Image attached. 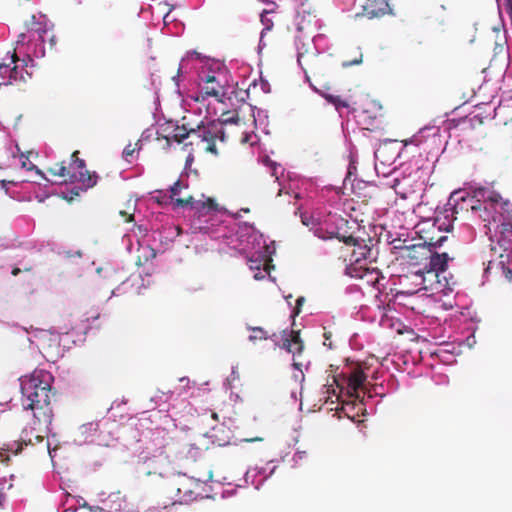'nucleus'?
Listing matches in <instances>:
<instances>
[{
  "label": "nucleus",
  "instance_id": "obj_1",
  "mask_svg": "<svg viewBox=\"0 0 512 512\" xmlns=\"http://www.w3.org/2000/svg\"><path fill=\"white\" fill-rule=\"evenodd\" d=\"M262 163L269 168L271 176L278 182L279 194L285 193L302 201L295 214H299L302 224L309 227L315 237L321 240L336 238L346 245L354 246L351 263L346 265L344 274L355 279L367 277L368 283L378 285L380 279H384L379 269L370 268L362 263L363 260L371 257V246L367 245L363 239L349 233L350 230L358 227L357 220L346 219L333 211L341 206L340 189L332 185L315 189L312 183L302 182L300 186L295 181H290L286 185L282 181L285 170L279 163L268 156L262 159Z\"/></svg>",
  "mask_w": 512,
  "mask_h": 512
},
{
  "label": "nucleus",
  "instance_id": "obj_2",
  "mask_svg": "<svg viewBox=\"0 0 512 512\" xmlns=\"http://www.w3.org/2000/svg\"><path fill=\"white\" fill-rule=\"evenodd\" d=\"M44 22L35 23L27 33H21L16 42L14 52H7L0 62V86L26 83L32 74L27 67L33 66L34 58L45 56V42L51 48L56 45V36L52 33L45 16H40Z\"/></svg>",
  "mask_w": 512,
  "mask_h": 512
},
{
  "label": "nucleus",
  "instance_id": "obj_3",
  "mask_svg": "<svg viewBox=\"0 0 512 512\" xmlns=\"http://www.w3.org/2000/svg\"><path fill=\"white\" fill-rule=\"evenodd\" d=\"M213 239H221L228 247L242 254L254 272L255 280H262L268 272L267 268L276 252L275 242L267 243L264 235L249 222H239L229 228L218 225L217 231H211Z\"/></svg>",
  "mask_w": 512,
  "mask_h": 512
},
{
  "label": "nucleus",
  "instance_id": "obj_4",
  "mask_svg": "<svg viewBox=\"0 0 512 512\" xmlns=\"http://www.w3.org/2000/svg\"><path fill=\"white\" fill-rule=\"evenodd\" d=\"M53 375L46 370H35L30 376L20 378L22 406L25 410H33L34 419L40 421L42 411L47 429L52 423V410L49 407Z\"/></svg>",
  "mask_w": 512,
  "mask_h": 512
},
{
  "label": "nucleus",
  "instance_id": "obj_5",
  "mask_svg": "<svg viewBox=\"0 0 512 512\" xmlns=\"http://www.w3.org/2000/svg\"><path fill=\"white\" fill-rule=\"evenodd\" d=\"M200 60L201 66L198 73L199 87H202L205 95L215 97L220 103H225L227 90L221 77H225L227 70L224 64L219 60L202 58L201 54L195 50L188 51L179 63L178 73L173 77L176 85L179 86V78L184 73L190 61Z\"/></svg>",
  "mask_w": 512,
  "mask_h": 512
},
{
  "label": "nucleus",
  "instance_id": "obj_6",
  "mask_svg": "<svg viewBox=\"0 0 512 512\" xmlns=\"http://www.w3.org/2000/svg\"><path fill=\"white\" fill-rule=\"evenodd\" d=\"M429 158V153L412 155V158L406 162L400 163L399 167H394L391 171L393 176L391 186L397 189L402 186L403 189L408 188L411 191L420 189L426 185L435 168L437 158Z\"/></svg>",
  "mask_w": 512,
  "mask_h": 512
},
{
  "label": "nucleus",
  "instance_id": "obj_7",
  "mask_svg": "<svg viewBox=\"0 0 512 512\" xmlns=\"http://www.w3.org/2000/svg\"><path fill=\"white\" fill-rule=\"evenodd\" d=\"M502 196L489 187L473 184L469 187L454 190L448 198V206L453 211L488 210L499 203Z\"/></svg>",
  "mask_w": 512,
  "mask_h": 512
},
{
  "label": "nucleus",
  "instance_id": "obj_8",
  "mask_svg": "<svg viewBox=\"0 0 512 512\" xmlns=\"http://www.w3.org/2000/svg\"><path fill=\"white\" fill-rule=\"evenodd\" d=\"M100 317L98 310L91 311L90 315L85 319L87 323L83 327V331H78L74 328L64 330L62 328L51 327L48 330L34 329L33 337L40 342H49V345L62 346L64 350H69L72 346L80 345L85 342L86 334L93 329L92 324Z\"/></svg>",
  "mask_w": 512,
  "mask_h": 512
},
{
  "label": "nucleus",
  "instance_id": "obj_9",
  "mask_svg": "<svg viewBox=\"0 0 512 512\" xmlns=\"http://www.w3.org/2000/svg\"><path fill=\"white\" fill-rule=\"evenodd\" d=\"M169 127L173 128L174 134L171 137L164 136L167 140L173 139L178 143H182L189 135H196L203 142H212L218 137V122L210 120L207 124L201 120L195 127L190 123H183L181 126L177 122L170 120L167 122Z\"/></svg>",
  "mask_w": 512,
  "mask_h": 512
},
{
  "label": "nucleus",
  "instance_id": "obj_10",
  "mask_svg": "<svg viewBox=\"0 0 512 512\" xmlns=\"http://www.w3.org/2000/svg\"><path fill=\"white\" fill-rule=\"evenodd\" d=\"M99 285H112L117 282L120 284L111 291V297L119 296L125 293L124 286L128 280L124 274L123 268L116 266L111 262H105L96 268Z\"/></svg>",
  "mask_w": 512,
  "mask_h": 512
},
{
  "label": "nucleus",
  "instance_id": "obj_11",
  "mask_svg": "<svg viewBox=\"0 0 512 512\" xmlns=\"http://www.w3.org/2000/svg\"><path fill=\"white\" fill-rule=\"evenodd\" d=\"M140 460H143L142 470L147 475L158 474L163 478L176 475L175 472H170V462L163 453L151 458L140 456ZM177 475L185 476L186 474L178 472Z\"/></svg>",
  "mask_w": 512,
  "mask_h": 512
},
{
  "label": "nucleus",
  "instance_id": "obj_12",
  "mask_svg": "<svg viewBox=\"0 0 512 512\" xmlns=\"http://www.w3.org/2000/svg\"><path fill=\"white\" fill-rule=\"evenodd\" d=\"M195 213L200 217H205L204 221L205 225L201 226L200 229L210 235L212 238L211 231H217V227L219 224H215L218 220L214 219L213 215L210 213L212 211H216V203L213 199L208 198L207 201L196 200L195 205L192 209Z\"/></svg>",
  "mask_w": 512,
  "mask_h": 512
},
{
  "label": "nucleus",
  "instance_id": "obj_13",
  "mask_svg": "<svg viewBox=\"0 0 512 512\" xmlns=\"http://www.w3.org/2000/svg\"><path fill=\"white\" fill-rule=\"evenodd\" d=\"M427 253L429 255L425 258L429 259V261L425 264L424 270L429 276L440 278L441 275L447 271L448 262L450 260L448 253H438L431 249H428Z\"/></svg>",
  "mask_w": 512,
  "mask_h": 512
},
{
  "label": "nucleus",
  "instance_id": "obj_14",
  "mask_svg": "<svg viewBox=\"0 0 512 512\" xmlns=\"http://www.w3.org/2000/svg\"><path fill=\"white\" fill-rule=\"evenodd\" d=\"M105 493L100 494V501L103 506H90V510L93 512H129L126 510L127 503L125 497L120 492L110 493L106 498H102Z\"/></svg>",
  "mask_w": 512,
  "mask_h": 512
},
{
  "label": "nucleus",
  "instance_id": "obj_15",
  "mask_svg": "<svg viewBox=\"0 0 512 512\" xmlns=\"http://www.w3.org/2000/svg\"><path fill=\"white\" fill-rule=\"evenodd\" d=\"M69 169L72 172L70 175L71 180H79L86 188H92L97 184L99 178L98 174L96 172L89 173L83 159L76 158L73 163L70 164Z\"/></svg>",
  "mask_w": 512,
  "mask_h": 512
},
{
  "label": "nucleus",
  "instance_id": "obj_16",
  "mask_svg": "<svg viewBox=\"0 0 512 512\" xmlns=\"http://www.w3.org/2000/svg\"><path fill=\"white\" fill-rule=\"evenodd\" d=\"M182 188H188V183L183 182L182 179H178L169 187V190H155L151 192L150 199L159 205H174L176 196L180 194Z\"/></svg>",
  "mask_w": 512,
  "mask_h": 512
},
{
  "label": "nucleus",
  "instance_id": "obj_17",
  "mask_svg": "<svg viewBox=\"0 0 512 512\" xmlns=\"http://www.w3.org/2000/svg\"><path fill=\"white\" fill-rule=\"evenodd\" d=\"M276 468L277 466L273 465L267 472L265 467H250L244 474L245 483H250L256 490H259L263 484L275 473Z\"/></svg>",
  "mask_w": 512,
  "mask_h": 512
},
{
  "label": "nucleus",
  "instance_id": "obj_18",
  "mask_svg": "<svg viewBox=\"0 0 512 512\" xmlns=\"http://www.w3.org/2000/svg\"><path fill=\"white\" fill-rule=\"evenodd\" d=\"M35 427H24L21 431L20 440L13 441L6 445L7 451L17 455L21 452L23 445L40 443L44 440V437L39 434H34Z\"/></svg>",
  "mask_w": 512,
  "mask_h": 512
},
{
  "label": "nucleus",
  "instance_id": "obj_19",
  "mask_svg": "<svg viewBox=\"0 0 512 512\" xmlns=\"http://www.w3.org/2000/svg\"><path fill=\"white\" fill-rule=\"evenodd\" d=\"M450 208L451 207H449L447 203L443 212V217L437 215L434 219V226L439 231L450 232L453 229V222L456 219L455 214H458L460 211H453Z\"/></svg>",
  "mask_w": 512,
  "mask_h": 512
},
{
  "label": "nucleus",
  "instance_id": "obj_20",
  "mask_svg": "<svg viewBox=\"0 0 512 512\" xmlns=\"http://www.w3.org/2000/svg\"><path fill=\"white\" fill-rule=\"evenodd\" d=\"M450 208L451 207H449L447 203L443 212V217L437 215L434 219V226L439 231L450 232L453 229V222L456 219L455 214H458L460 211H453Z\"/></svg>",
  "mask_w": 512,
  "mask_h": 512
},
{
  "label": "nucleus",
  "instance_id": "obj_21",
  "mask_svg": "<svg viewBox=\"0 0 512 512\" xmlns=\"http://www.w3.org/2000/svg\"><path fill=\"white\" fill-rule=\"evenodd\" d=\"M353 178L357 177V154L356 148L353 145L349 147V163L347 166V171L345 178L343 179V188L345 190L348 189V184L353 180Z\"/></svg>",
  "mask_w": 512,
  "mask_h": 512
},
{
  "label": "nucleus",
  "instance_id": "obj_22",
  "mask_svg": "<svg viewBox=\"0 0 512 512\" xmlns=\"http://www.w3.org/2000/svg\"><path fill=\"white\" fill-rule=\"evenodd\" d=\"M253 121L256 128H260L263 133L266 135L270 134V131L268 129L269 125V117H268V111L265 109L257 108L256 106H250Z\"/></svg>",
  "mask_w": 512,
  "mask_h": 512
},
{
  "label": "nucleus",
  "instance_id": "obj_23",
  "mask_svg": "<svg viewBox=\"0 0 512 512\" xmlns=\"http://www.w3.org/2000/svg\"><path fill=\"white\" fill-rule=\"evenodd\" d=\"M380 326L383 328H389L391 330L396 331L399 334H403L405 331L409 329L401 319L390 315L388 313H385L382 315L380 322Z\"/></svg>",
  "mask_w": 512,
  "mask_h": 512
},
{
  "label": "nucleus",
  "instance_id": "obj_24",
  "mask_svg": "<svg viewBox=\"0 0 512 512\" xmlns=\"http://www.w3.org/2000/svg\"><path fill=\"white\" fill-rule=\"evenodd\" d=\"M296 335L297 334H295L294 331L289 332L287 330H284L281 333L280 341L277 340L276 334H273L270 337V339L273 340L275 342V344L277 346H279L280 348L284 349L288 353H292L293 355H295V352L293 350V342L295 340Z\"/></svg>",
  "mask_w": 512,
  "mask_h": 512
},
{
  "label": "nucleus",
  "instance_id": "obj_25",
  "mask_svg": "<svg viewBox=\"0 0 512 512\" xmlns=\"http://www.w3.org/2000/svg\"><path fill=\"white\" fill-rule=\"evenodd\" d=\"M388 8L389 4L387 0H374V4L364 6V14L369 19H373L386 14Z\"/></svg>",
  "mask_w": 512,
  "mask_h": 512
},
{
  "label": "nucleus",
  "instance_id": "obj_26",
  "mask_svg": "<svg viewBox=\"0 0 512 512\" xmlns=\"http://www.w3.org/2000/svg\"><path fill=\"white\" fill-rule=\"evenodd\" d=\"M428 131H433V136H436L438 134L439 129L435 126L424 127L420 129L417 134H415L409 141H407L404 144L403 149L398 153V157L400 158L403 156V154L407 153V149L410 145H414L416 147L419 146L422 143L423 138L425 137V133Z\"/></svg>",
  "mask_w": 512,
  "mask_h": 512
},
{
  "label": "nucleus",
  "instance_id": "obj_27",
  "mask_svg": "<svg viewBox=\"0 0 512 512\" xmlns=\"http://www.w3.org/2000/svg\"><path fill=\"white\" fill-rule=\"evenodd\" d=\"M177 235L175 228H169V229H156L152 232V238L154 241L159 240L160 244L164 246H168L173 238Z\"/></svg>",
  "mask_w": 512,
  "mask_h": 512
},
{
  "label": "nucleus",
  "instance_id": "obj_28",
  "mask_svg": "<svg viewBox=\"0 0 512 512\" xmlns=\"http://www.w3.org/2000/svg\"><path fill=\"white\" fill-rule=\"evenodd\" d=\"M441 277L443 278L444 281L443 287L440 289H438V287H433L432 290H434L435 293H440L444 296H448L454 291V287L457 282L451 273H443Z\"/></svg>",
  "mask_w": 512,
  "mask_h": 512
},
{
  "label": "nucleus",
  "instance_id": "obj_29",
  "mask_svg": "<svg viewBox=\"0 0 512 512\" xmlns=\"http://www.w3.org/2000/svg\"><path fill=\"white\" fill-rule=\"evenodd\" d=\"M89 188H86L82 183L81 185L76 184L71 187L66 186L65 189L61 192L62 197L67 201H72L75 197L80 196L82 192L87 191Z\"/></svg>",
  "mask_w": 512,
  "mask_h": 512
},
{
  "label": "nucleus",
  "instance_id": "obj_30",
  "mask_svg": "<svg viewBox=\"0 0 512 512\" xmlns=\"http://www.w3.org/2000/svg\"><path fill=\"white\" fill-rule=\"evenodd\" d=\"M446 351L439 348L434 347L433 349H428L427 351L419 350V358L421 362H424L426 365H430L429 363H426L427 358H439L441 361H444L442 358V354H445Z\"/></svg>",
  "mask_w": 512,
  "mask_h": 512
},
{
  "label": "nucleus",
  "instance_id": "obj_31",
  "mask_svg": "<svg viewBox=\"0 0 512 512\" xmlns=\"http://www.w3.org/2000/svg\"><path fill=\"white\" fill-rule=\"evenodd\" d=\"M246 329L252 332V334H250L248 337L250 342H255L256 340H266L270 338L267 331L260 326L246 325Z\"/></svg>",
  "mask_w": 512,
  "mask_h": 512
},
{
  "label": "nucleus",
  "instance_id": "obj_32",
  "mask_svg": "<svg viewBox=\"0 0 512 512\" xmlns=\"http://www.w3.org/2000/svg\"><path fill=\"white\" fill-rule=\"evenodd\" d=\"M494 210H498L503 215L504 219L511 221L512 220V203H510L509 200H500L499 203H495L494 207H492Z\"/></svg>",
  "mask_w": 512,
  "mask_h": 512
},
{
  "label": "nucleus",
  "instance_id": "obj_33",
  "mask_svg": "<svg viewBox=\"0 0 512 512\" xmlns=\"http://www.w3.org/2000/svg\"><path fill=\"white\" fill-rule=\"evenodd\" d=\"M100 423L97 422H89L86 424H83L79 427V432L82 436H84L83 442L89 441V438H91L94 433L99 429Z\"/></svg>",
  "mask_w": 512,
  "mask_h": 512
},
{
  "label": "nucleus",
  "instance_id": "obj_34",
  "mask_svg": "<svg viewBox=\"0 0 512 512\" xmlns=\"http://www.w3.org/2000/svg\"><path fill=\"white\" fill-rule=\"evenodd\" d=\"M172 394L171 391L168 392H162L158 391L154 396L150 398V405L148 406L149 409H155L159 406H161L162 403H166Z\"/></svg>",
  "mask_w": 512,
  "mask_h": 512
},
{
  "label": "nucleus",
  "instance_id": "obj_35",
  "mask_svg": "<svg viewBox=\"0 0 512 512\" xmlns=\"http://www.w3.org/2000/svg\"><path fill=\"white\" fill-rule=\"evenodd\" d=\"M314 48L318 54L324 53L328 49V38L324 34H317L312 38Z\"/></svg>",
  "mask_w": 512,
  "mask_h": 512
},
{
  "label": "nucleus",
  "instance_id": "obj_36",
  "mask_svg": "<svg viewBox=\"0 0 512 512\" xmlns=\"http://www.w3.org/2000/svg\"><path fill=\"white\" fill-rule=\"evenodd\" d=\"M20 163L23 169L27 171H35V173L41 176V178H43L46 181H49L46 178L45 174L36 165H34L26 155L21 154Z\"/></svg>",
  "mask_w": 512,
  "mask_h": 512
},
{
  "label": "nucleus",
  "instance_id": "obj_37",
  "mask_svg": "<svg viewBox=\"0 0 512 512\" xmlns=\"http://www.w3.org/2000/svg\"><path fill=\"white\" fill-rule=\"evenodd\" d=\"M447 239L448 237L446 235H442L436 241H424L423 243H419V245L416 246V249H431L432 251H435V249L442 247Z\"/></svg>",
  "mask_w": 512,
  "mask_h": 512
},
{
  "label": "nucleus",
  "instance_id": "obj_38",
  "mask_svg": "<svg viewBox=\"0 0 512 512\" xmlns=\"http://www.w3.org/2000/svg\"><path fill=\"white\" fill-rule=\"evenodd\" d=\"M193 162H194V155L192 152H189L186 157V160H185L184 170L179 177V179H182L183 182H186L184 180V178L188 177L190 173L198 175V171L196 169L191 168Z\"/></svg>",
  "mask_w": 512,
  "mask_h": 512
},
{
  "label": "nucleus",
  "instance_id": "obj_39",
  "mask_svg": "<svg viewBox=\"0 0 512 512\" xmlns=\"http://www.w3.org/2000/svg\"><path fill=\"white\" fill-rule=\"evenodd\" d=\"M325 100L332 104L335 109L339 112L342 108H347L348 103L344 100H342L339 96L332 95V94H324Z\"/></svg>",
  "mask_w": 512,
  "mask_h": 512
},
{
  "label": "nucleus",
  "instance_id": "obj_40",
  "mask_svg": "<svg viewBox=\"0 0 512 512\" xmlns=\"http://www.w3.org/2000/svg\"><path fill=\"white\" fill-rule=\"evenodd\" d=\"M498 266L501 268L505 278L512 281V258H509V255H507L506 260L499 261Z\"/></svg>",
  "mask_w": 512,
  "mask_h": 512
},
{
  "label": "nucleus",
  "instance_id": "obj_41",
  "mask_svg": "<svg viewBox=\"0 0 512 512\" xmlns=\"http://www.w3.org/2000/svg\"><path fill=\"white\" fill-rule=\"evenodd\" d=\"M419 244H415V245H412V246H405V247H401V249H404L407 253L405 254V256L407 258H409L410 260L412 261H418L419 260V257L417 256V253L421 252V251H426L427 252V249H416V246H418ZM394 248L398 249L400 248V246H394Z\"/></svg>",
  "mask_w": 512,
  "mask_h": 512
},
{
  "label": "nucleus",
  "instance_id": "obj_42",
  "mask_svg": "<svg viewBox=\"0 0 512 512\" xmlns=\"http://www.w3.org/2000/svg\"><path fill=\"white\" fill-rule=\"evenodd\" d=\"M196 200L190 196L186 199L176 198L174 201V207L192 210Z\"/></svg>",
  "mask_w": 512,
  "mask_h": 512
},
{
  "label": "nucleus",
  "instance_id": "obj_43",
  "mask_svg": "<svg viewBox=\"0 0 512 512\" xmlns=\"http://www.w3.org/2000/svg\"><path fill=\"white\" fill-rule=\"evenodd\" d=\"M366 185V181L359 178H353V180L348 184V189H350L351 192L360 195L361 191L366 187Z\"/></svg>",
  "mask_w": 512,
  "mask_h": 512
},
{
  "label": "nucleus",
  "instance_id": "obj_44",
  "mask_svg": "<svg viewBox=\"0 0 512 512\" xmlns=\"http://www.w3.org/2000/svg\"><path fill=\"white\" fill-rule=\"evenodd\" d=\"M267 14H268V11H267V10H264V11L260 14V21H261V23H262V25H263V29H262V31H261V33H262V37H264V36H265V34H266L268 31L272 30V28H273V21H272L270 18H268Z\"/></svg>",
  "mask_w": 512,
  "mask_h": 512
},
{
  "label": "nucleus",
  "instance_id": "obj_45",
  "mask_svg": "<svg viewBox=\"0 0 512 512\" xmlns=\"http://www.w3.org/2000/svg\"><path fill=\"white\" fill-rule=\"evenodd\" d=\"M17 186H18V182H15V181H6V180L1 181V187L5 190L6 194H8L11 198H14V199H19V197L14 195V191L12 190V188L17 187Z\"/></svg>",
  "mask_w": 512,
  "mask_h": 512
},
{
  "label": "nucleus",
  "instance_id": "obj_46",
  "mask_svg": "<svg viewBox=\"0 0 512 512\" xmlns=\"http://www.w3.org/2000/svg\"><path fill=\"white\" fill-rule=\"evenodd\" d=\"M184 23L181 22V21H178L176 20L174 23H173V28H169V30L167 31L168 33L172 34V35H181L184 31Z\"/></svg>",
  "mask_w": 512,
  "mask_h": 512
},
{
  "label": "nucleus",
  "instance_id": "obj_47",
  "mask_svg": "<svg viewBox=\"0 0 512 512\" xmlns=\"http://www.w3.org/2000/svg\"><path fill=\"white\" fill-rule=\"evenodd\" d=\"M345 294L346 295H359L360 297L363 296L362 289L359 285L356 284H350L345 288Z\"/></svg>",
  "mask_w": 512,
  "mask_h": 512
},
{
  "label": "nucleus",
  "instance_id": "obj_48",
  "mask_svg": "<svg viewBox=\"0 0 512 512\" xmlns=\"http://www.w3.org/2000/svg\"><path fill=\"white\" fill-rule=\"evenodd\" d=\"M134 153H135V149L132 148L131 144H128L124 150H123V153H122V156L123 158L131 163L134 159Z\"/></svg>",
  "mask_w": 512,
  "mask_h": 512
},
{
  "label": "nucleus",
  "instance_id": "obj_49",
  "mask_svg": "<svg viewBox=\"0 0 512 512\" xmlns=\"http://www.w3.org/2000/svg\"><path fill=\"white\" fill-rule=\"evenodd\" d=\"M193 494H194V492L192 490H190V489L185 491L184 495L182 497H180V500L179 501H175L173 503V505H175L176 503H179V504L189 503L190 501L195 499L193 497Z\"/></svg>",
  "mask_w": 512,
  "mask_h": 512
},
{
  "label": "nucleus",
  "instance_id": "obj_50",
  "mask_svg": "<svg viewBox=\"0 0 512 512\" xmlns=\"http://www.w3.org/2000/svg\"><path fill=\"white\" fill-rule=\"evenodd\" d=\"M50 171L52 174L60 176V177H65L67 175L70 177V175L72 173L70 171V169L65 166H60L58 169H56V170L51 169Z\"/></svg>",
  "mask_w": 512,
  "mask_h": 512
},
{
  "label": "nucleus",
  "instance_id": "obj_51",
  "mask_svg": "<svg viewBox=\"0 0 512 512\" xmlns=\"http://www.w3.org/2000/svg\"><path fill=\"white\" fill-rule=\"evenodd\" d=\"M307 457V452L306 451H302V450H297L294 455H293V458H292V461L294 462L293 464V468L296 467V465L298 464V462L300 460H303Z\"/></svg>",
  "mask_w": 512,
  "mask_h": 512
},
{
  "label": "nucleus",
  "instance_id": "obj_52",
  "mask_svg": "<svg viewBox=\"0 0 512 512\" xmlns=\"http://www.w3.org/2000/svg\"><path fill=\"white\" fill-rule=\"evenodd\" d=\"M208 98V95H205L202 87H199V91H197L194 95H191V99L195 102H204Z\"/></svg>",
  "mask_w": 512,
  "mask_h": 512
},
{
  "label": "nucleus",
  "instance_id": "obj_53",
  "mask_svg": "<svg viewBox=\"0 0 512 512\" xmlns=\"http://www.w3.org/2000/svg\"><path fill=\"white\" fill-rule=\"evenodd\" d=\"M293 350L295 354H300L303 350V343L298 334L296 335L295 340L293 342Z\"/></svg>",
  "mask_w": 512,
  "mask_h": 512
},
{
  "label": "nucleus",
  "instance_id": "obj_54",
  "mask_svg": "<svg viewBox=\"0 0 512 512\" xmlns=\"http://www.w3.org/2000/svg\"><path fill=\"white\" fill-rule=\"evenodd\" d=\"M175 21H176V19H175V18H173V17L171 16L170 11H168V12L163 16V23H164V26H165V28L167 29V31L169 30L170 25H171V24H173Z\"/></svg>",
  "mask_w": 512,
  "mask_h": 512
},
{
  "label": "nucleus",
  "instance_id": "obj_55",
  "mask_svg": "<svg viewBox=\"0 0 512 512\" xmlns=\"http://www.w3.org/2000/svg\"><path fill=\"white\" fill-rule=\"evenodd\" d=\"M242 487L241 485H238L236 488L234 489H226V490H223L222 493H221V497L223 499H226V498H230L232 496H234L237 492V488H240Z\"/></svg>",
  "mask_w": 512,
  "mask_h": 512
},
{
  "label": "nucleus",
  "instance_id": "obj_56",
  "mask_svg": "<svg viewBox=\"0 0 512 512\" xmlns=\"http://www.w3.org/2000/svg\"><path fill=\"white\" fill-rule=\"evenodd\" d=\"M304 301H305V298L302 296L297 298V300H296L297 307L294 308V310L292 311L293 315H298L300 313L301 306L304 303Z\"/></svg>",
  "mask_w": 512,
  "mask_h": 512
},
{
  "label": "nucleus",
  "instance_id": "obj_57",
  "mask_svg": "<svg viewBox=\"0 0 512 512\" xmlns=\"http://www.w3.org/2000/svg\"><path fill=\"white\" fill-rule=\"evenodd\" d=\"M360 63H362V55H360V57L358 59H355L353 61H344L342 63V66L346 68V67H351L354 65H359Z\"/></svg>",
  "mask_w": 512,
  "mask_h": 512
},
{
  "label": "nucleus",
  "instance_id": "obj_58",
  "mask_svg": "<svg viewBox=\"0 0 512 512\" xmlns=\"http://www.w3.org/2000/svg\"><path fill=\"white\" fill-rule=\"evenodd\" d=\"M358 334H353L349 339V344L351 348L358 350L360 349V346L357 343Z\"/></svg>",
  "mask_w": 512,
  "mask_h": 512
},
{
  "label": "nucleus",
  "instance_id": "obj_59",
  "mask_svg": "<svg viewBox=\"0 0 512 512\" xmlns=\"http://www.w3.org/2000/svg\"><path fill=\"white\" fill-rule=\"evenodd\" d=\"M365 382V376L363 374H359L354 380L353 385L356 387H361L364 385Z\"/></svg>",
  "mask_w": 512,
  "mask_h": 512
},
{
  "label": "nucleus",
  "instance_id": "obj_60",
  "mask_svg": "<svg viewBox=\"0 0 512 512\" xmlns=\"http://www.w3.org/2000/svg\"><path fill=\"white\" fill-rule=\"evenodd\" d=\"M152 136V131L151 129H145L142 134H141V138L139 141H148Z\"/></svg>",
  "mask_w": 512,
  "mask_h": 512
},
{
  "label": "nucleus",
  "instance_id": "obj_61",
  "mask_svg": "<svg viewBox=\"0 0 512 512\" xmlns=\"http://www.w3.org/2000/svg\"><path fill=\"white\" fill-rule=\"evenodd\" d=\"M206 150L214 155H218V150L215 145V141L208 142V146H207Z\"/></svg>",
  "mask_w": 512,
  "mask_h": 512
},
{
  "label": "nucleus",
  "instance_id": "obj_62",
  "mask_svg": "<svg viewBox=\"0 0 512 512\" xmlns=\"http://www.w3.org/2000/svg\"><path fill=\"white\" fill-rule=\"evenodd\" d=\"M434 278H435V282L432 284L431 289L433 287H438V289L442 288L443 284H444L443 278L442 277H440V278L434 277Z\"/></svg>",
  "mask_w": 512,
  "mask_h": 512
},
{
  "label": "nucleus",
  "instance_id": "obj_63",
  "mask_svg": "<svg viewBox=\"0 0 512 512\" xmlns=\"http://www.w3.org/2000/svg\"><path fill=\"white\" fill-rule=\"evenodd\" d=\"M217 135H218L217 138H219L221 141H224V139H225V132H224L222 126H221V123H219V122H218Z\"/></svg>",
  "mask_w": 512,
  "mask_h": 512
},
{
  "label": "nucleus",
  "instance_id": "obj_64",
  "mask_svg": "<svg viewBox=\"0 0 512 512\" xmlns=\"http://www.w3.org/2000/svg\"><path fill=\"white\" fill-rule=\"evenodd\" d=\"M47 450H48L49 456L51 457V459H53L55 457L56 448L51 447V443L49 440H47Z\"/></svg>",
  "mask_w": 512,
  "mask_h": 512
}]
</instances>
